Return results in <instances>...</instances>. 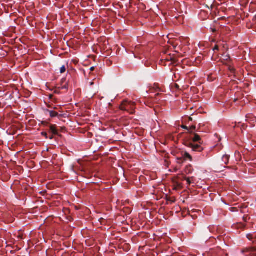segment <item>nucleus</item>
<instances>
[{
	"instance_id": "nucleus-1",
	"label": "nucleus",
	"mask_w": 256,
	"mask_h": 256,
	"mask_svg": "<svg viewBox=\"0 0 256 256\" xmlns=\"http://www.w3.org/2000/svg\"><path fill=\"white\" fill-rule=\"evenodd\" d=\"M201 141L200 136L196 134H194V137L192 138V142H186V145L190 148L194 152H201L203 150V148L200 144H201Z\"/></svg>"
},
{
	"instance_id": "nucleus-2",
	"label": "nucleus",
	"mask_w": 256,
	"mask_h": 256,
	"mask_svg": "<svg viewBox=\"0 0 256 256\" xmlns=\"http://www.w3.org/2000/svg\"><path fill=\"white\" fill-rule=\"evenodd\" d=\"M120 109L122 111L130 112L134 110L135 106L133 102H128L127 100L124 101L120 106Z\"/></svg>"
},
{
	"instance_id": "nucleus-3",
	"label": "nucleus",
	"mask_w": 256,
	"mask_h": 256,
	"mask_svg": "<svg viewBox=\"0 0 256 256\" xmlns=\"http://www.w3.org/2000/svg\"><path fill=\"white\" fill-rule=\"evenodd\" d=\"M177 160L178 163H182L187 160L192 161V157L188 152H182L180 156H178Z\"/></svg>"
},
{
	"instance_id": "nucleus-4",
	"label": "nucleus",
	"mask_w": 256,
	"mask_h": 256,
	"mask_svg": "<svg viewBox=\"0 0 256 256\" xmlns=\"http://www.w3.org/2000/svg\"><path fill=\"white\" fill-rule=\"evenodd\" d=\"M168 42L172 45L173 48L176 50V52H178L179 50L181 49L180 46H178L180 41L178 40H169Z\"/></svg>"
},
{
	"instance_id": "nucleus-5",
	"label": "nucleus",
	"mask_w": 256,
	"mask_h": 256,
	"mask_svg": "<svg viewBox=\"0 0 256 256\" xmlns=\"http://www.w3.org/2000/svg\"><path fill=\"white\" fill-rule=\"evenodd\" d=\"M243 252L249 253L250 255L256 256V248H246L242 250Z\"/></svg>"
},
{
	"instance_id": "nucleus-6",
	"label": "nucleus",
	"mask_w": 256,
	"mask_h": 256,
	"mask_svg": "<svg viewBox=\"0 0 256 256\" xmlns=\"http://www.w3.org/2000/svg\"><path fill=\"white\" fill-rule=\"evenodd\" d=\"M50 117L52 118V117H55V116H58V118L60 120H61V118H66V117H68V113H64V114H58V113H53V112H52V113H50Z\"/></svg>"
},
{
	"instance_id": "nucleus-7",
	"label": "nucleus",
	"mask_w": 256,
	"mask_h": 256,
	"mask_svg": "<svg viewBox=\"0 0 256 256\" xmlns=\"http://www.w3.org/2000/svg\"><path fill=\"white\" fill-rule=\"evenodd\" d=\"M50 130L54 134H58V132L56 130V125H50Z\"/></svg>"
},
{
	"instance_id": "nucleus-8",
	"label": "nucleus",
	"mask_w": 256,
	"mask_h": 256,
	"mask_svg": "<svg viewBox=\"0 0 256 256\" xmlns=\"http://www.w3.org/2000/svg\"><path fill=\"white\" fill-rule=\"evenodd\" d=\"M230 159V156L228 154L224 155L222 158V160L225 164H227L228 163Z\"/></svg>"
},
{
	"instance_id": "nucleus-9",
	"label": "nucleus",
	"mask_w": 256,
	"mask_h": 256,
	"mask_svg": "<svg viewBox=\"0 0 256 256\" xmlns=\"http://www.w3.org/2000/svg\"><path fill=\"white\" fill-rule=\"evenodd\" d=\"M172 182L175 186V189L177 188H182V185L180 183L178 182H176L175 180H173Z\"/></svg>"
},
{
	"instance_id": "nucleus-10",
	"label": "nucleus",
	"mask_w": 256,
	"mask_h": 256,
	"mask_svg": "<svg viewBox=\"0 0 256 256\" xmlns=\"http://www.w3.org/2000/svg\"><path fill=\"white\" fill-rule=\"evenodd\" d=\"M230 59V57L228 55H223L222 58H221V60L224 64H226L224 61L227 62Z\"/></svg>"
},
{
	"instance_id": "nucleus-11",
	"label": "nucleus",
	"mask_w": 256,
	"mask_h": 256,
	"mask_svg": "<svg viewBox=\"0 0 256 256\" xmlns=\"http://www.w3.org/2000/svg\"><path fill=\"white\" fill-rule=\"evenodd\" d=\"M184 178L186 181L187 184L188 185H190L191 184L193 183L192 180L191 179H193V178H186V176H183Z\"/></svg>"
},
{
	"instance_id": "nucleus-12",
	"label": "nucleus",
	"mask_w": 256,
	"mask_h": 256,
	"mask_svg": "<svg viewBox=\"0 0 256 256\" xmlns=\"http://www.w3.org/2000/svg\"><path fill=\"white\" fill-rule=\"evenodd\" d=\"M196 128V127L195 126H192L189 128L188 132L190 134H192V130H195Z\"/></svg>"
},
{
	"instance_id": "nucleus-13",
	"label": "nucleus",
	"mask_w": 256,
	"mask_h": 256,
	"mask_svg": "<svg viewBox=\"0 0 256 256\" xmlns=\"http://www.w3.org/2000/svg\"><path fill=\"white\" fill-rule=\"evenodd\" d=\"M66 67L64 66H62L60 68V72L61 74H62L64 72H66Z\"/></svg>"
},
{
	"instance_id": "nucleus-14",
	"label": "nucleus",
	"mask_w": 256,
	"mask_h": 256,
	"mask_svg": "<svg viewBox=\"0 0 256 256\" xmlns=\"http://www.w3.org/2000/svg\"><path fill=\"white\" fill-rule=\"evenodd\" d=\"M165 60L167 61L174 60L172 57L170 55L168 58H166Z\"/></svg>"
},
{
	"instance_id": "nucleus-15",
	"label": "nucleus",
	"mask_w": 256,
	"mask_h": 256,
	"mask_svg": "<svg viewBox=\"0 0 256 256\" xmlns=\"http://www.w3.org/2000/svg\"><path fill=\"white\" fill-rule=\"evenodd\" d=\"M228 69L232 73H234V71H235V70H234V68L232 66H230L228 67Z\"/></svg>"
},
{
	"instance_id": "nucleus-16",
	"label": "nucleus",
	"mask_w": 256,
	"mask_h": 256,
	"mask_svg": "<svg viewBox=\"0 0 256 256\" xmlns=\"http://www.w3.org/2000/svg\"><path fill=\"white\" fill-rule=\"evenodd\" d=\"M41 124L44 125V126H48V123L46 121H42L41 122Z\"/></svg>"
},
{
	"instance_id": "nucleus-17",
	"label": "nucleus",
	"mask_w": 256,
	"mask_h": 256,
	"mask_svg": "<svg viewBox=\"0 0 256 256\" xmlns=\"http://www.w3.org/2000/svg\"><path fill=\"white\" fill-rule=\"evenodd\" d=\"M247 238L250 240H252L253 239L252 236V234H248L247 235Z\"/></svg>"
},
{
	"instance_id": "nucleus-18",
	"label": "nucleus",
	"mask_w": 256,
	"mask_h": 256,
	"mask_svg": "<svg viewBox=\"0 0 256 256\" xmlns=\"http://www.w3.org/2000/svg\"><path fill=\"white\" fill-rule=\"evenodd\" d=\"M42 135L45 136L46 138H48V134L46 132H42Z\"/></svg>"
},
{
	"instance_id": "nucleus-19",
	"label": "nucleus",
	"mask_w": 256,
	"mask_h": 256,
	"mask_svg": "<svg viewBox=\"0 0 256 256\" xmlns=\"http://www.w3.org/2000/svg\"><path fill=\"white\" fill-rule=\"evenodd\" d=\"M181 127L184 130H188V131L189 130V128H188L186 126L182 125L181 126Z\"/></svg>"
},
{
	"instance_id": "nucleus-20",
	"label": "nucleus",
	"mask_w": 256,
	"mask_h": 256,
	"mask_svg": "<svg viewBox=\"0 0 256 256\" xmlns=\"http://www.w3.org/2000/svg\"><path fill=\"white\" fill-rule=\"evenodd\" d=\"M185 176L184 175V174H182L181 175V176H180V177H178V178L180 180H185L184 178V176Z\"/></svg>"
},
{
	"instance_id": "nucleus-21",
	"label": "nucleus",
	"mask_w": 256,
	"mask_h": 256,
	"mask_svg": "<svg viewBox=\"0 0 256 256\" xmlns=\"http://www.w3.org/2000/svg\"><path fill=\"white\" fill-rule=\"evenodd\" d=\"M104 220H104V218H100V223H101L102 224H104Z\"/></svg>"
},
{
	"instance_id": "nucleus-22",
	"label": "nucleus",
	"mask_w": 256,
	"mask_h": 256,
	"mask_svg": "<svg viewBox=\"0 0 256 256\" xmlns=\"http://www.w3.org/2000/svg\"><path fill=\"white\" fill-rule=\"evenodd\" d=\"M218 50V46H215V47L214 48V50Z\"/></svg>"
},
{
	"instance_id": "nucleus-23",
	"label": "nucleus",
	"mask_w": 256,
	"mask_h": 256,
	"mask_svg": "<svg viewBox=\"0 0 256 256\" xmlns=\"http://www.w3.org/2000/svg\"><path fill=\"white\" fill-rule=\"evenodd\" d=\"M186 118H188L189 122L192 120V118L191 117Z\"/></svg>"
},
{
	"instance_id": "nucleus-24",
	"label": "nucleus",
	"mask_w": 256,
	"mask_h": 256,
	"mask_svg": "<svg viewBox=\"0 0 256 256\" xmlns=\"http://www.w3.org/2000/svg\"><path fill=\"white\" fill-rule=\"evenodd\" d=\"M49 138H50V140L52 139V138H53V136H52H52H50L49 137Z\"/></svg>"
},
{
	"instance_id": "nucleus-25",
	"label": "nucleus",
	"mask_w": 256,
	"mask_h": 256,
	"mask_svg": "<svg viewBox=\"0 0 256 256\" xmlns=\"http://www.w3.org/2000/svg\"><path fill=\"white\" fill-rule=\"evenodd\" d=\"M94 67H92V68H90L91 70H94Z\"/></svg>"
},
{
	"instance_id": "nucleus-26",
	"label": "nucleus",
	"mask_w": 256,
	"mask_h": 256,
	"mask_svg": "<svg viewBox=\"0 0 256 256\" xmlns=\"http://www.w3.org/2000/svg\"><path fill=\"white\" fill-rule=\"evenodd\" d=\"M93 84H94V82H91L90 83V84L91 86H92V85Z\"/></svg>"
},
{
	"instance_id": "nucleus-27",
	"label": "nucleus",
	"mask_w": 256,
	"mask_h": 256,
	"mask_svg": "<svg viewBox=\"0 0 256 256\" xmlns=\"http://www.w3.org/2000/svg\"><path fill=\"white\" fill-rule=\"evenodd\" d=\"M248 114H247V115L246 116V118H248L249 117V116H248Z\"/></svg>"
}]
</instances>
